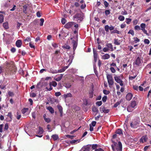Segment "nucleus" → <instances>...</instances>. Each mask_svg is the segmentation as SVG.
Wrapping results in <instances>:
<instances>
[{"mask_svg":"<svg viewBox=\"0 0 151 151\" xmlns=\"http://www.w3.org/2000/svg\"><path fill=\"white\" fill-rule=\"evenodd\" d=\"M111 141L113 144L111 145V147L113 151H122V145L120 142H118V144L114 142L112 139Z\"/></svg>","mask_w":151,"mask_h":151,"instance_id":"obj_1","label":"nucleus"},{"mask_svg":"<svg viewBox=\"0 0 151 151\" xmlns=\"http://www.w3.org/2000/svg\"><path fill=\"white\" fill-rule=\"evenodd\" d=\"M123 78L124 77L122 75H121L118 76H115L114 77L115 81L117 83H119L121 86H123L124 85L123 82L122 80Z\"/></svg>","mask_w":151,"mask_h":151,"instance_id":"obj_2","label":"nucleus"},{"mask_svg":"<svg viewBox=\"0 0 151 151\" xmlns=\"http://www.w3.org/2000/svg\"><path fill=\"white\" fill-rule=\"evenodd\" d=\"M143 62L142 57H138L135 61L133 63V65H136L137 66H140L141 65Z\"/></svg>","mask_w":151,"mask_h":151,"instance_id":"obj_3","label":"nucleus"},{"mask_svg":"<svg viewBox=\"0 0 151 151\" xmlns=\"http://www.w3.org/2000/svg\"><path fill=\"white\" fill-rule=\"evenodd\" d=\"M73 20H76L78 22H80L83 20V18L80 14H77L73 17Z\"/></svg>","mask_w":151,"mask_h":151,"instance_id":"obj_4","label":"nucleus"},{"mask_svg":"<svg viewBox=\"0 0 151 151\" xmlns=\"http://www.w3.org/2000/svg\"><path fill=\"white\" fill-rule=\"evenodd\" d=\"M106 77L109 85V86L112 85L114 84V82L112 76L110 74H107Z\"/></svg>","mask_w":151,"mask_h":151,"instance_id":"obj_5","label":"nucleus"},{"mask_svg":"<svg viewBox=\"0 0 151 151\" xmlns=\"http://www.w3.org/2000/svg\"><path fill=\"white\" fill-rule=\"evenodd\" d=\"M57 83L55 81H53L51 82H50L49 83V86L50 88H48L47 87H46L45 89H46V91H50L52 89V88L51 86H53L54 87H55L57 85Z\"/></svg>","mask_w":151,"mask_h":151,"instance_id":"obj_6","label":"nucleus"},{"mask_svg":"<svg viewBox=\"0 0 151 151\" xmlns=\"http://www.w3.org/2000/svg\"><path fill=\"white\" fill-rule=\"evenodd\" d=\"M75 24L73 22H69L66 23L64 26L65 28L68 29L71 28Z\"/></svg>","mask_w":151,"mask_h":151,"instance_id":"obj_7","label":"nucleus"},{"mask_svg":"<svg viewBox=\"0 0 151 151\" xmlns=\"http://www.w3.org/2000/svg\"><path fill=\"white\" fill-rule=\"evenodd\" d=\"M100 111L101 113H108L109 111V110L106 109L104 106H101L100 108Z\"/></svg>","mask_w":151,"mask_h":151,"instance_id":"obj_8","label":"nucleus"},{"mask_svg":"<svg viewBox=\"0 0 151 151\" xmlns=\"http://www.w3.org/2000/svg\"><path fill=\"white\" fill-rule=\"evenodd\" d=\"M139 123L137 122L134 121L130 123V126L133 128H137L139 125Z\"/></svg>","mask_w":151,"mask_h":151,"instance_id":"obj_9","label":"nucleus"},{"mask_svg":"<svg viewBox=\"0 0 151 151\" xmlns=\"http://www.w3.org/2000/svg\"><path fill=\"white\" fill-rule=\"evenodd\" d=\"M93 57L94 58V60L95 62H96L98 58V54L96 49L94 48H93Z\"/></svg>","mask_w":151,"mask_h":151,"instance_id":"obj_10","label":"nucleus"},{"mask_svg":"<svg viewBox=\"0 0 151 151\" xmlns=\"http://www.w3.org/2000/svg\"><path fill=\"white\" fill-rule=\"evenodd\" d=\"M72 43L73 45V49L74 51H75L77 45V42L76 40H73L72 41Z\"/></svg>","mask_w":151,"mask_h":151,"instance_id":"obj_11","label":"nucleus"},{"mask_svg":"<svg viewBox=\"0 0 151 151\" xmlns=\"http://www.w3.org/2000/svg\"><path fill=\"white\" fill-rule=\"evenodd\" d=\"M48 72L52 74H56L58 73V70L54 69L53 68H51L48 70Z\"/></svg>","mask_w":151,"mask_h":151,"instance_id":"obj_12","label":"nucleus"},{"mask_svg":"<svg viewBox=\"0 0 151 151\" xmlns=\"http://www.w3.org/2000/svg\"><path fill=\"white\" fill-rule=\"evenodd\" d=\"M147 139V137L146 136H143L140 139V142L143 143L144 142H146Z\"/></svg>","mask_w":151,"mask_h":151,"instance_id":"obj_13","label":"nucleus"},{"mask_svg":"<svg viewBox=\"0 0 151 151\" xmlns=\"http://www.w3.org/2000/svg\"><path fill=\"white\" fill-rule=\"evenodd\" d=\"M22 42L21 40H19L17 41L16 45L18 47H20L22 45Z\"/></svg>","mask_w":151,"mask_h":151,"instance_id":"obj_14","label":"nucleus"},{"mask_svg":"<svg viewBox=\"0 0 151 151\" xmlns=\"http://www.w3.org/2000/svg\"><path fill=\"white\" fill-rule=\"evenodd\" d=\"M133 96L132 94L131 93H128L126 96V99L128 101H129L131 100Z\"/></svg>","mask_w":151,"mask_h":151,"instance_id":"obj_15","label":"nucleus"},{"mask_svg":"<svg viewBox=\"0 0 151 151\" xmlns=\"http://www.w3.org/2000/svg\"><path fill=\"white\" fill-rule=\"evenodd\" d=\"M106 45L109 48V50H110L111 51H113V46L111 43H108Z\"/></svg>","mask_w":151,"mask_h":151,"instance_id":"obj_16","label":"nucleus"},{"mask_svg":"<svg viewBox=\"0 0 151 151\" xmlns=\"http://www.w3.org/2000/svg\"><path fill=\"white\" fill-rule=\"evenodd\" d=\"M137 105V104L136 102L134 101H133L132 102L130 106L132 107V108H133L134 109L135 108V107H136Z\"/></svg>","mask_w":151,"mask_h":151,"instance_id":"obj_17","label":"nucleus"},{"mask_svg":"<svg viewBox=\"0 0 151 151\" xmlns=\"http://www.w3.org/2000/svg\"><path fill=\"white\" fill-rule=\"evenodd\" d=\"M110 57V56L109 55L106 54L102 56V58L104 60H106L109 58Z\"/></svg>","mask_w":151,"mask_h":151,"instance_id":"obj_18","label":"nucleus"},{"mask_svg":"<svg viewBox=\"0 0 151 151\" xmlns=\"http://www.w3.org/2000/svg\"><path fill=\"white\" fill-rule=\"evenodd\" d=\"M63 74H61L60 75V76H58L56 78H55L54 79L57 81H59L63 77Z\"/></svg>","mask_w":151,"mask_h":151,"instance_id":"obj_19","label":"nucleus"},{"mask_svg":"<svg viewBox=\"0 0 151 151\" xmlns=\"http://www.w3.org/2000/svg\"><path fill=\"white\" fill-rule=\"evenodd\" d=\"M72 96V94L70 93L64 94L63 95V97L65 99H66L68 97H71Z\"/></svg>","mask_w":151,"mask_h":151,"instance_id":"obj_20","label":"nucleus"},{"mask_svg":"<svg viewBox=\"0 0 151 151\" xmlns=\"http://www.w3.org/2000/svg\"><path fill=\"white\" fill-rule=\"evenodd\" d=\"M57 107L60 113V116H62L63 114V108L60 105H58Z\"/></svg>","mask_w":151,"mask_h":151,"instance_id":"obj_21","label":"nucleus"},{"mask_svg":"<svg viewBox=\"0 0 151 151\" xmlns=\"http://www.w3.org/2000/svg\"><path fill=\"white\" fill-rule=\"evenodd\" d=\"M73 58L74 56L73 55L70 56V59L68 60V62H69L68 64V66H69L71 63Z\"/></svg>","mask_w":151,"mask_h":151,"instance_id":"obj_22","label":"nucleus"},{"mask_svg":"<svg viewBox=\"0 0 151 151\" xmlns=\"http://www.w3.org/2000/svg\"><path fill=\"white\" fill-rule=\"evenodd\" d=\"M120 40H118L117 39H114V44L116 45H119L120 44Z\"/></svg>","mask_w":151,"mask_h":151,"instance_id":"obj_23","label":"nucleus"},{"mask_svg":"<svg viewBox=\"0 0 151 151\" xmlns=\"http://www.w3.org/2000/svg\"><path fill=\"white\" fill-rule=\"evenodd\" d=\"M43 132V130L42 128L40 127H39V131H38V134H42Z\"/></svg>","mask_w":151,"mask_h":151,"instance_id":"obj_24","label":"nucleus"},{"mask_svg":"<svg viewBox=\"0 0 151 151\" xmlns=\"http://www.w3.org/2000/svg\"><path fill=\"white\" fill-rule=\"evenodd\" d=\"M134 109L133 108H132V107L130 105L128 106L127 108V111L128 112H132L134 110Z\"/></svg>","mask_w":151,"mask_h":151,"instance_id":"obj_25","label":"nucleus"},{"mask_svg":"<svg viewBox=\"0 0 151 151\" xmlns=\"http://www.w3.org/2000/svg\"><path fill=\"white\" fill-rule=\"evenodd\" d=\"M47 109L49 110L51 114L53 113H54V110L53 108L51 106H48L47 108Z\"/></svg>","mask_w":151,"mask_h":151,"instance_id":"obj_26","label":"nucleus"},{"mask_svg":"<svg viewBox=\"0 0 151 151\" xmlns=\"http://www.w3.org/2000/svg\"><path fill=\"white\" fill-rule=\"evenodd\" d=\"M27 5H25L23 6V12L25 14L27 13Z\"/></svg>","mask_w":151,"mask_h":151,"instance_id":"obj_27","label":"nucleus"},{"mask_svg":"<svg viewBox=\"0 0 151 151\" xmlns=\"http://www.w3.org/2000/svg\"><path fill=\"white\" fill-rule=\"evenodd\" d=\"M31 40V38L30 37H28L24 40V41L25 43L28 44V42Z\"/></svg>","mask_w":151,"mask_h":151,"instance_id":"obj_28","label":"nucleus"},{"mask_svg":"<svg viewBox=\"0 0 151 151\" xmlns=\"http://www.w3.org/2000/svg\"><path fill=\"white\" fill-rule=\"evenodd\" d=\"M52 138L54 140H56L58 138V136L56 134H54L52 136Z\"/></svg>","mask_w":151,"mask_h":151,"instance_id":"obj_29","label":"nucleus"},{"mask_svg":"<svg viewBox=\"0 0 151 151\" xmlns=\"http://www.w3.org/2000/svg\"><path fill=\"white\" fill-rule=\"evenodd\" d=\"M71 86V85L70 83H67L65 84V87L67 88H70Z\"/></svg>","mask_w":151,"mask_h":151,"instance_id":"obj_30","label":"nucleus"},{"mask_svg":"<svg viewBox=\"0 0 151 151\" xmlns=\"http://www.w3.org/2000/svg\"><path fill=\"white\" fill-rule=\"evenodd\" d=\"M118 19L120 21H123L124 19V17L123 16L120 15Z\"/></svg>","mask_w":151,"mask_h":151,"instance_id":"obj_31","label":"nucleus"},{"mask_svg":"<svg viewBox=\"0 0 151 151\" xmlns=\"http://www.w3.org/2000/svg\"><path fill=\"white\" fill-rule=\"evenodd\" d=\"M4 17L1 14H0V23H2L4 21Z\"/></svg>","mask_w":151,"mask_h":151,"instance_id":"obj_32","label":"nucleus"},{"mask_svg":"<svg viewBox=\"0 0 151 151\" xmlns=\"http://www.w3.org/2000/svg\"><path fill=\"white\" fill-rule=\"evenodd\" d=\"M83 151H89V147L88 146H86L83 148Z\"/></svg>","mask_w":151,"mask_h":151,"instance_id":"obj_33","label":"nucleus"},{"mask_svg":"<svg viewBox=\"0 0 151 151\" xmlns=\"http://www.w3.org/2000/svg\"><path fill=\"white\" fill-rule=\"evenodd\" d=\"M134 40V42L135 43H137V42H139L140 41V40L139 39H138L137 37H134L133 38Z\"/></svg>","mask_w":151,"mask_h":151,"instance_id":"obj_34","label":"nucleus"},{"mask_svg":"<svg viewBox=\"0 0 151 151\" xmlns=\"http://www.w3.org/2000/svg\"><path fill=\"white\" fill-rule=\"evenodd\" d=\"M146 24L144 23H142L140 24V27H141V29L142 30V29H145L146 27Z\"/></svg>","mask_w":151,"mask_h":151,"instance_id":"obj_35","label":"nucleus"},{"mask_svg":"<svg viewBox=\"0 0 151 151\" xmlns=\"http://www.w3.org/2000/svg\"><path fill=\"white\" fill-rule=\"evenodd\" d=\"M3 27L5 29H7L8 28V24L7 23H4L3 24Z\"/></svg>","mask_w":151,"mask_h":151,"instance_id":"obj_36","label":"nucleus"},{"mask_svg":"<svg viewBox=\"0 0 151 151\" xmlns=\"http://www.w3.org/2000/svg\"><path fill=\"white\" fill-rule=\"evenodd\" d=\"M92 111L94 112H98V109L96 107L94 106L92 108Z\"/></svg>","mask_w":151,"mask_h":151,"instance_id":"obj_37","label":"nucleus"},{"mask_svg":"<svg viewBox=\"0 0 151 151\" xmlns=\"http://www.w3.org/2000/svg\"><path fill=\"white\" fill-rule=\"evenodd\" d=\"M116 134H122V131L121 129H119L116 131Z\"/></svg>","mask_w":151,"mask_h":151,"instance_id":"obj_38","label":"nucleus"},{"mask_svg":"<svg viewBox=\"0 0 151 151\" xmlns=\"http://www.w3.org/2000/svg\"><path fill=\"white\" fill-rule=\"evenodd\" d=\"M128 34H131L132 36L134 35V32L132 29H130L128 32Z\"/></svg>","mask_w":151,"mask_h":151,"instance_id":"obj_39","label":"nucleus"},{"mask_svg":"<svg viewBox=\"0 0 151 151\" xmlns=\"http://www.w3.org/2000/svg\"><path fill=\"white\" fill-rule=\"evenodd\" d=\"M40 26H42L43 25V23L44 21V19L43 18H41L40 19Z\"/></svg>","mask_w":151,"mask_h":151,"instance_id":"obj_40","label":"nucleus"},{"mask_svg":"<svg viewBox=\"0 0 151 151\" xmlns=\"http://www.w3.org/2000/svg\"><path fill=\"white\" fill-rule=\"evenodd\" d=\"M103 93L105 95H108L110 93V91L106 90H104L103 91Z\"/></svg>","mask_w":151,"mask_h":151,"instance_id":"obj_41","label":"nucleus"},{"mask_svg":"<svg viewBox=\"0 0 151 151\" xmlns=\"http://www.w3.org/2000/svg\"><path fill=\"white\" fill-rule=\"evenodd\" d=\"M134 29L138 31L141 29L139 25H136L134 27Z\"/></svg>","mask_w":151,"mask_h":151,"instance_id":"obj_42","label":"nucleus"},{"mask_svg":"<svg viewBox=\"0 0 151 151\" xmlns=\"http://www.w3.org/2000/svg\"><path fill=\"white\" fill-rule=\"evenodd\" d=\"M8 94L10 96H14V93L13 92L10 91H8Z\"/></svg>","mask_w":151,"mask_h":151,"instance_id":"obj_43","label":"nucleus"},{"mask_svg":"<svg viewBox=\"0 0 151 151\" xmlns=\"http://www.w3.org/2000/svg\"><path fill=\"white\" fill-rule=\"evenodd\" d=\"M121 103L120 101H118L116 102L114 105V107H117Z\"/></svg>","mask_w":151,"mask_h":151,"instance_id":"obj_44","label":"nucleus"},{"mask_svg":"<svg viewBox=\"0 0 151 151\" xmlns=\"http://www.w3.org/2000/svg\"><path fill=\"white\" fill-rule=\"evenodd\" d=\"M63 48H65L67 49H69L70 48V46L66 45H63Z\"/></svg>","mask_w":151,"mask_h":151,"instance_id":"obj_45","label":"nucleus"},{"mask_svg":"<svg viewBox=\"0 0 151 151\" xmlns=\"http://www.w3.org/2000/svg\"><path fill=\"white\" fill-rule=\"evenodd\" d=\"M126 22L127 24H129L130 22L131 21V19L130 18H126Z\"/></svg>","mask_w":151,"mask_h":151,"instance_id":"obj_46","label":"nucleus"},{"mask_svg":"<svg viewBox=\"0 0 151 151\" xmlns=\"http://www.w3.org/2000/svg\"><path fill=\"white\" fill-rule=\"evenodd\" d=\"M28 110V109L27 108H24L22 111V113L23 114H24L25 112H27Z\"/></svg>","mask_w":151,"mask_h":151,"instance_id":"obj_47","label":"nucleus"},{"mask_svg":"<svg viewBox=\"0 0 151 151\" xmlns=\"http://www.w3.org/2000/svg\"><path fill=\"white\" fill-rule=\"evenodd\" d=\"M65 70L64 67H63L62 68L58 70V73H62L64 72Z\"/></svg>","mask_w":151,"mask_h":151,"instance_id":"obj_48","label":"nucleus"},{"mask_svg":"<svg viewBox=\"0 0 151 151\" xmlns=\"http://www.w3.org/2000/svg\"><path fill=\"white\" fill-rule=\"evenodd\" d=\"M17 114V116H16V118L17 119H19L21 117V115L20 114H19V112H17L16 113Z\"/></svg>","mask_w":151,"mask_h":151,"instance_id":"obj_49","label":"nucleus"},{"mask_svg":"<svg viewBox=\"0 0 151 151\" xmlns=\"http://www.w3.org/2000/svg\"><path fill=\"white\" fill-rule=\"evenodd\" d=\"M102 103L101 101H97L96 103V104L98 106H100L102 105Z\"/></svg>","mask_w":151,"mask_h":151,"instance_id":"obj_50","label":"nucleus"},{"mask_svg":"<svg viewBox=\"0 0 151 151\" xmlns=\"http://www.w3.org/2000/svg\"><path fill=\"white\" fill-rule=\"evenodd\" d=\"M107 99V97L106 96H104V97H103L102 98V100L103 102H105L106 101V100Z\"/></svg>","mask_w":151,"mask_h":151,"instance_id":"obj_51","label":"nucleus"},{"mask_svg":"<svg viewBox=\"0 0 151 151\" xmlns=\"http://www.w3.org/2000/svg\"><path fill=\"white\" fill-rule=\"evenodd\" d=\"M105 30L106 32H108L109 31V26L108 25H106L105 26Z\"/></svg>","mask_w":151,"mask_h":151,"instance_id":"obj_52","label":"nucleus"},{"mask_svg":"<svg viewBox=\"0 0 151 151\" xmlns=\"http://www.w3.org/2000/svg\"><path fill=\"white\" fill-rule=\"evenodd\" d=\"M145 44H148L150 43V41L147 39H145L144 40Z\"/></svg>","mask_w":151,"mask_h":151,"instance_id":"obj_53","label":"nucleus"},{"mask_svg":"<svg viewBox=\"0 0 151 151\" xmlns=\"http://www.w3.org/2000/svg\"><path fill=\"white\" fill-rule=\"evenodd\" d=\"M61 95V93L60 92H57L55 93V95L56 96H58Z\"/></svg>","mask_w":151,"mask_h":151,"instance_id":"obj_54","label":"nucleus"},{"mask_svg":"<svg viewBox=\"0 0 151 151\" xmlns=\"http://www.w3.org/2000/svg\"><path fill=\"white\" fill-rule=\"evenodd\" d=\"M60 53L59 50H56L55 52V54L56 57H58L59 55V54Z\"/></svg>","mask_w":151,"mask_h":151,"instance_id":"obj_55","label":"nucleus"},{"mask_svg":"<svg viewBox=\"0 0 151 151\" xmlns=\"http://www.w3.org/2000/svg\"><path fill=\"white\" fill-rule=\"evenodd\" d=\"M104 4L106 7H107L108 6L109 4L106 1H104Z\"/></svg>","mask_w":151,"mask_h":151,"instance_id":"obj_56","label":"nucleus"},{"mask_svg":"<svg viewBox=\"0 0 151 151\" xmlns=\"http://www.w3.org/2000/svg\"><path fill=\"white\" fill-rule=\"evenodd\" d=\"M66 22V20L64 18L62 19L61 20V22L62 24H65Z\"/></svg>","mask_w":151,"mask_h":151,"instance_id":"obj_57","label":"nucleus"},{"mask_svg":"<svg viewBox=\"0 0 151 151\" xmlns=\"http://www.w3.org/2000/svg\"><path fill=\"white\" fill-rule=\"evenodd\" d=\"M110 69L111 72L112 73H115V72H116V70H115V69L113 67H111L110 68Z\"/></svg>","mask_w":151,"mask_h":151,"instance_id":"obj_58","label":"nucleus"},{"mask_svg":"<svg viewBox=\"0 0 151 151\" xmlns=\"http://www.w3.org/2000/svg\"><path fill=\"white\" fill-rule=\"evenodd\" d=\"M93 92H91L89 93V97L90 98H91L93 97Z\"/></svg>","mask_w":151,"mask_h":151,"instance_id":"obj_59","label":"nucleus"},{"mask_svg":"<svg viewBox=\"0 0 151 151\" xmlns=\"http://www.w3.org/2000/svg\"><path fill=\"white\" fill-rule=\"evenodd\" d=\"M105 13L106 15L107 16L110 14V12L109 10H106L105 11Z\"/></svg>","mask_w":151,"mask_h":151,"instance_id":"obj_60","label":"nucleus"},{"mask_svg":"<svg viewBox=\"0 0 151 151\" xmlns=\"http://www.w3.org/2000/svg\"><path fill=\"white\" fill-rule=\"evenodd\" d=\"M96 124V121H93L91 122V126H92L93 127H94L95 126Z\"/></svg>","mask_w":151,"mask_h":151,"instance_id":"obj_61","label":"nucleus"},{"mask_svg":"<svg viewBox=\"0 0 151 151\" xmlns=\"http://www.w3.org/2000/svg\"><path fill=\"white\" fill-rule=\"evenodd\" d=\"M8 128V125L7 123L5 125L4 129L5 130H7Z\"/></svg>","mask_w":151,"mask_h":151,"instance_id":"obj_62","label":"nucleus"},{"mask_svg":"<svg viewBox=\"0 0 151 151\" xmlns=\"http://www.w3.org/2000/svg\"><path fill=\"white\" fill-rule=\"evenodd\" d=\"M108 50H109V49L107 47H104L103 49V51L105 52H107Z\"/></svg>","mask_w":151,"mask_h":151,"instance_id":"obj_63","label":"nucleus"},{"mask_svg":"<svg viewBox=\"0 0 151 151\" xmlns=\"http://www.w3.org/2000/svg\"><path fill=\"white\" fill-rule=\"evenodd\" d=\"M95 151H104V150L101 148H99L96 149Z\"/></svg>","mask_w":151,"mask_h":151,"instance_id":"obj_64","label":"nucleus"}]
</instances>
